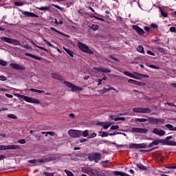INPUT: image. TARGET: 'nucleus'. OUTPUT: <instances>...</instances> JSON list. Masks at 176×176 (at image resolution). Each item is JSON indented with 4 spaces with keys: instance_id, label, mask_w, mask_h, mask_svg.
<instances>
[{
    "instance_id": "nucleus-9",
    "label": "nucleus",
    "mask_w": 176,
    "mask_h": 176,
    "mask_svg": "<svg viewBox=\"0 0 176 176\" xmlns=\"http://www.w3.org/2000/svg\"><path fill=\"white\" fill-rule=\"evenodd\" d=\"M153 134H156L157 135H160V137H163L166 134V131L162 129H159L157 128H155L153 130Z\"/></svg>"
},
{
    "instance_id": "nucleus-33",
    "label": "nucleus",
    "mask_w": 176,
    "mask_h": 176,
    "mask_svg": "<svg viewBox=\"0 0 176 176\" xmlns=\"http://www.w3.org/2000/svg\"><path fill=\"white\" fill-rule=\"evenodd\" d=\"M160 12L163 17H168V14L163 11V9H162V8L160 7Z\"/></svg>"
},
{
    "instance_id": "nucleus-3",
    "label": "nucleus",
    "mask_w": 176,
    "mask_h": 176,
    "mask_svg": "<svg viewBox=\"0 0 176 176\" xmlns=\"http://www.w3.org/2000/svg\"><path fill=\"white\" fill-rule=\"evenodd\" d=\"M88 159L89 162L94 161L95 163H98V162L101 160V154L98 153H94L89 154Z\"/></svg>"
},
{
    "instance_id": "nucleus-28",
    "label": "nucleus",
    "mask_w": 176,
    "mask_h": 176,
    "mask_svg": "<svg viewBox=\"0 0 176 176\" xmlns=\"http://www.w3.org/2000/svg\"><path fill=\"white\" fill-rule=\"evenodd\" d=\"M152 110L151 108H142V113H151Z\"/></svg>"
},
{
    "instance_id": "nucleus-26",
    "label": "nucleus",
    "mask_w": 176,
    "mask_h": 176,
    "mask_svg": "<svg viewBox=\"0 0 176 176\" xmlns=\"http://www.w3.org/2000/svg\"><path fill=\"white\" fill-rule=\"evenodd\" d=\"M165 127H167V129H168V130L170 131H176V126L174 127V126L171 125L170 124H166Z\"/></svg>"
},
{
    "instance_id": "nucleus-4",
    "label": "nucleus",
    "mask_w": 176,
    "mask_h": 176,
    "mask_svg": "<svg viewBox=\"0 0 176 176\" xmlns=\"http://www.w3.org/2000/svg\"><path fill=\"white\" fill-rule=\"evenodd\" d=\"M78 47L80 50H82V52H85V53H88V54H94V52L89 49V47L83 44V43L78 42Z\"/></svg>"
},
{
    "instance_id": "nucleus-52",
    "label": "nucleus",
    "mask_w": 176,
    "mask_h": 176,
    "mask_svg": "<svg viewBox=\"0 0 176 176\" xmlns=\"http://www.w3.org/2000/svg\"><path fill=\"white\" fill-rule=\"evenodd\" d=\"M37 162H38V160L36 159L29 160V163H32V164H35V163H37Z\"/></svg>"
},
{
    "instance_id": "nucleus-15",
    "label": "nucleus",
    "mask_w": 176,
    "mask_h": 176,
    "mask_svg": "<svg viewBox=\"0 0 176 176\" xmlns=\"http://www.w3.org/2000/svg\"><path fill=\"white\" fill-rule=\"evenodd\" d=\"M98 126H102V127H103V129H104V130H107V129H108L110 126L111 124H109V122H98L97 123Z\"/></svg>"
},
{
    "instance_id": "nucleus-42",
    "label": "nucleus",
    "mask_w": 176,
    "mask_h": 176,
    "mask_svg": "<svg viewBox=\"0 0 176 176\" xmlns=\"http://www.w3.org/2000/svg\"><path fill=\"white\" fill-rule=\"evenodd\" d=\"M135 85H136L137 86H145V82H141L136 80Z\"/></svg>"
},
{
    "instance_id": "nucleus-12",
    "label": "nucleus",
    "mask_w": 176,
    "mask_h": 176,
    "mask_svg": "<svg viewBox=\"0 0 176 176\" xmlns=\"http://www.w3.org/2000/svg\"><path fill=\"white\" fill-rule=\"evenodd\" d=\"M105 173L100 172L98 170H96L94 169H92V172L91 174V176H105Z\"/></svg>"
},
{
    "instance_id": "nucleus-43",
    "label": "nucleus",
    "mask_w": 176,
    "mask_h": 176,
    "mask_svg": "<svg viewBox=\"0 0 176 176\" xmlns=\"http://www.w3.org/2000/svg\"><path fill=\"white\" fill-rule=\"evenodd\" d=\"M30 91H34V93H45L44 91H41V90H38V89H31Z\"/></svg>"
},
{
    "instance_id": "nucleus-14",
    "label": "nucleus",
    "mask_w": 176,
    "mask_h": 176,
    "mask_svg": "<svg viewBox=\"0 0 176 176\" xmlns=\"http://www.w3.org/2000/svg\"><path fill=\"white\" fill-rule=\"evenodd\" d=\"M133 30H135V31L138 32V34H139V35H144V30H142L141 28L137 25H133Z\"/></svg>"
},
{
    "instance_id": "nucleus-34",
    "label": "nucleus",
    "mask_w": 176,
    "mask_h": 176,
    "mask_svg": "<svg viewBox=\"0 0 176 176\" xmlns=\"http://www.w3.org/2000/svg\"><path fill=\"white\" fill-rule=\"evenodd\" d=\"M65 52H66V53H67V54H69V56H70L71 57H74V54L72 52V51L65 48V47H63Z\"/></svg>"
},
{
    "instance_id": "nucleus-11",
    "label": "nucleus",
    "mask_w": 176,
    "mask_h": 176,
    "mask_svg": "<svg viewBox=\"0 0 176 176\" xmlns=\"http://www.w3.org/2000/svg\"><path fill=\"white\" fill-rule=\"evenodd\" d=\"M10 67L14 69H20L21 71H25V67L22 65L16 63H11Z\"/></svg>"
},
{
    "instance_id": "nucleus-36",
    "label": "nucleus",
    "mask_w": 176,
    "mask_h": 176,
    "mask_svg": "<svg viewBox=\"0 0 176 176\" xmlns=\"http://www.w3.org/2000/svg\"><path fill=\"white\" fill-rule=\"evenodd\" d=\"M135 122H140V123H142L144 122H148V119L146 118H135Z\"/></svg>"
},
{
    "instance_id": "nucleus-1",
    "label": "nucleus",
    "mask_w": 176,
    "mask_h": 176,
    "mask_svg": "<svg viewBox=\"0 0 176 176\" xmlns=\"http://www.w3.org/2000/svg\"><path fill=\"white\" fill-rule=\"evenodd\" d=\"M1 41L2 42H6V43H10L11 45H14L15 46H21V47H23L24 49H28V50H32V47L30 46L29 45H21V43H20V41L19 40L10 38L8 37H1Z\"/></svg>"
},
{
    "instance_id": "nucleus-25",
    "label": "nucleus",
    "mask_w": 176,
    "mask_h": 176,
    "mask_svg": "<svg viewBox=\"0 0 176 176\" xmlns=\"http://www.w3.org/2000/svg\"><path fill=\"white\" fill-rule=\"evenodd\" d=\"M50 30H52V31H54L55 32H57L58 34H60V35H63V36H66L67 38H69V36H68L67 34H65L56 30V28H50Z\"/></svg>"
},
{
    "instance_id": "nucleus-29",
    "label": "nucleus",
    "mask_w": 176,
    "mask_h": 176,
    "mask_svg": "<svg viewBox=\"0 0 176 176\" xmlns=\"http://www.w3.org/2000/svg\"><path fill=\"white\" fill-rule=\"evenodd\" d=\"M133 112H136V113H142V107H135L133 109Z\"/></svg>"
},
{
    "instance_id": "nucleus-8",
    "label": "nucleus",
    "mask_w": 176,
    "mask_h": 176,
    "mask_svg": "<svg viewBox=\"0 0 176 176\" xmlns=\"http://www.w3.org/2000/svg\"><path fill=\"white\" fill-rule=\"evenodd\" d=\"M56 160H57V157H50L48 158L37 160V162H38V163H47V162H53Z\"/></svg>"
},
{
    "instance_id": "nucleus-16",
    "label": "nucleus",
    "mask_w": 176,
    "mask_h": 176,
    "mask_svg": "<svg viewBox=\"0 0 176 176\" xmlns=\"http://www.w3.org/2000/svg\"><path fill=\"white\" fill-rule=\"evenodd\" d=\"M96 69L98 72H104V74H109L111 72V70L104 67H97Z\"/></svg>"
},
{
    "instance_id": "nucleus-56",
    "label": "nucleus",
    "mask_w": 176,
    "mask_h": 176,
    "mask_svg": "<svg viewBox=\"0 0 176 176\" xmlns=\"http://www.w3.org/2000/svg\"><path fill=\"white\" fill-rule=\"evenodd\" d=\"M47 134H49L50 135H54V131H48L47 132L45 137H47Z\"/></svg>"
},
{
    "instance_id": "nucleus-55",
    "label": "nucleus",
    "mask_w": 176,
    "mask_h": 176,
    "mask_svg": "<svg viewBox=\"0 0 176 176\" xmlns=\"http://www.w3.org/2000/svg\"><path fill=\"white\" fill-rule=\"evenodd\" d=\"M170 32H175L176 34V28L175 27H170Z\"/></svg>"
},
{
    "instance_id": "nucleus-23",
    "label": "nucleus",
    "mask_w": 176,
    "mask_h": 176,
    "mask_svg": "<svg viewBox=\"0 0 176 176\" xmlns=\"http://www.w3.org/2000/svg\"><path fill=\"white\" fill-rule=\"evenodd\" d=\"M6 149H21L18 145H8L6 146Z\"/></svg>"
},
{
    "instance_id": "nucleus-58",
    "label": "nucleus",
    "mask_w": 176,
    "mask_h": 176,
    "mask_svg": "<svg viewBox=\"0 0 176 176\" xmlns=\"http://www.w3.org/2000/svg\"><path fill=\"white\" fill-rule=\"evenodd\" d=\"M6 150V146L0 145V151H5Z\"/></svg>"
},
{
    "instance_id": "nucleus-21",
    "label": "nucleus",
    "mask_w": 176,
    "mask_h": 176,
    "mask_svg": "<svg viewBox=\"0 0 176 176\" xmlns=\"http://www.w3.org/2000/svg\"><path fill=\"white\" fill-rule=\"evenodd\" d=\"M83 173L87 174L88 175H91V172L93 171V168H85L82 169Z\"/></svg>"
},
{
    "instance_id": "nucleus-54",
    "label": "nucleus",
    "mask_w": 176,
    "mask_h": 176,
    "mask_svg": "<svg viewBox=\"0 0 176 176\" xmlns=\"http://www.w3.org/2000/svg\"><path fill=\"white\" fill-rule=\"evenodd\" d=\"M149 67L153 68V69H159V67L154 65H150Z\"/></svg>"
},
{
    "instance_id": "nucleus-46",
    "label": "nucleus",
    "mask_w": 176,
    "mask_h": 176,
    "mask_svg": "<svg viewBox=\"0 0 176 176\" xmlns=\"http://www.w3.org/2000/svg\"><path fill=\"white\" fill-rule=\"evenodd\" d=\"M65 173H66L67 176H74V173L68 170H65Z\"/></svg>"
},
{
    "instance_id": "nucleus-39",
    "label": "nucleus",
    "mask_w": 176,
    "mask_h": 176,
    "mask_svg": "<svg viewBox=\"0 0 176 176\" xmlns=\"http://www.w3.org/2000/svg\"><path fill=\"white\" fill-rule=\"evenodd\" d=\"M14 3L15 6H23L24 5V2L23 1H15Z\"/></svg>"
},
{
    "instance_id": "nucleus-18",
    "label": "nucleus",
    "mask_w": 176,
    "mask_h": 176,
    "mask_svg": "<svg viewBox=\"0 0 176 176\" xmlns=\"http://www.w3.org/2000/svg\"><path fill=\"white\" fill-rule=\"evenodd\" d=\"M153 123L157 124V123H161L162 124H164V119L162 118H153L152 119Z\"/></svg>"
},
{
    "instance_id": "nucleus-17",
    "label": "nucleus",
    "mask_w": 176,
    "mask_h": 176,
    "mask_svg": "<svg viewBox=\"0 0 176 176\" xmlns=\"http://www.w3.org/2000/svg\"><path fill=\"white\" fill-rule=\"evenodd\" d=\"M25 56H27L28 57H31L32 58H34V60H38V61H41V60H42V57L36 56V55H34L30 53H26Z\"/></svg>"
},
{
    "instance_id": "nucleus-53",
    "label": "nucleus",
    "mask_w": 176,
    "mask_h": 176,
    "mask_svg": "<svg viewBox=\"0 0 176 176\" xmlns=\"http://www.w3.org/2000/svg\"><path fill=\"white\" fill-rule=\"evenodd\" d=\"M135 82H136V80H133V79H129L128 80V83H131V84H133V85H135Z\"/></svg>"
},
{
    "instance_id": "nucleus-60",
    "label": "nucleus",
    "mask_w": 176,
    "mask_h": 176,
    "mask_svg": "<svg viewBox=\"0 0 176 176\" xmlns=\"http://www.w3.org/2000/svg\"><path fill=\"white\" fill-rule=\"evenodd\" d=\"M109 58H111V60H114V61H119V60L112 56H109Z\"/></svg>"
},
{
    "instance_id": "nucleus-22",
    "label": "nucleus",
    "mask_w": 176,
    "mask_h": 176,
    "mask_svg": "<svg viewBox=\"0 0 176 176\" xmlns=\"http://www.w3.org/2000/svg\"><path fill=\"white\" fill-rule=\"evenodd\" d=\"M134 74H136V77L140 78V79H141V78H144V79H148V78H149V76L146 75V74H142L140 73H137V72H134Z\"/></svg>"
},
{
    "instance_id": "nucleus-20",
    "label": "nucleus",
    "mask_w": 176,
    "mask_h": 176,
    "mask_svg": "<svg viewBox=\"0 0 176 176\" xmlns=\"http://www.w3.org/2000/svg\"><path fill=\"white\" fill-rule=\"evenodd\" d=\"M83 89H82L80 87H78L75 85L73 84L72 87V91L75 92V91H82Z\"/></svg>"
},
{
    "instance_id": "nucleus-37",
    "label": "nucleus",
    "mask_w": 176,
    "mask_h": 176,
    "mask_svg": "<svg viewBox=\"0 0 176 176\" xmlns=\"http://www.w3.org/2000/svg\"><path fill=\"white\" fill-rule=\"evenodd\" d=\"M99 134H100V137H108V135H109V133H108V132H102V131H100Z\"/></svg>"
},
{
    "instance_id": "nucleus-10",
    "label": "nucleus",
    "mask_w": 176,
    "mask_h": 176,
    "mask_svg": "<svg viewBox=\"0 0 176 176\" xmlns=\"http://www.w3.org/2000/svg\"><path fill=\"white\" fill-rule=\"evenodd\" d=\"M21 13L23 16H26V17H39V16L36 15L35 13L30 12L28 11H22Z\"/></svg>"
},
{
    "instance_id": "nucleus-50",
    "label": "nucleus",
    "mask_w": 176,
    "mask_h": 176,
    "mask_svg": "<svg viewBox=\"0 0 176 176\" xmlns=\"http://www.w3.org/2000/svg\"><path fill=\"white\" fill-rule=\"evenodd\" d=\"M6 61L0 60V65H3V67H6Z\"/></svg>"
},
{
    "instance_id": "nucleus-44",
    "label": "nucleus",
    "mask_w": 176,
    "mask_h": 176,
    "mask_svg": "<svg viewBox=\"0 0 176 176\" xmlns=\"http://www.w3.org/2000/svg\"><path fill=\"white\" fill-rule=\"evenodd\" d=\"M98 28H99L98 25H93L91 26V30H93V31H97L98 30Z\"/></svg>"
},
{
    "instance_id": "nucleus-35",
    "label": "nucleus",
    "mask_w": 176,
    "mask_h": 176,
    "mask_svg": "<svg viewBox=\"0 0 176 176\" xmlns=\"http://www.w3.org/2000/svg\"><path fill=\"white\" fill-rule=\"evenodd\" d=\"M136 166L138 168H140V170H146V166L142 165V164H137Z\"/></svg>"
},
{
    "instance_id": "nucleus-5",
    "label": "nucleus",
    "mask_w": 176,
    "mask_h": 176,
    "mask_svg": "<svg viewBox=\"0 0 176 176\" xmlns=\"http://www.w3.org/2000/svg\"><path fill=\"white\" fill-rule=\"evenodd\" d=\"M148 145L145 143L142 144H129V148L130 149H141V148H147Z\"/></svg>"
},
{
    "instance_id": "nucleus-27",
    "label": "nucleus",
    "mask_w": 176,
    "mask_h": 176,
    "mask_svg": "<svg viewBox=\"0 0 176 176\" xmlns=\"http://www.w3.org/2000/svg\"><path fill=\"white\" fill-rule=\"evenodd\" d=\"M109 90H113V88L110 87V88H105L104 87L103 89H101L99 91V93H100V94H104V93H107L108 91H109Z\"/></svg>"
},
{
    "instance_id": "nucleus-59",
    "label": "nucleus",
    "mask_w": 176,
    "mask_h": 176,
    "mask_svg": "<svg viewBox=\"0 0 176 176\" xmlns=\"http://www.w3.org/2000/svg\"><path fill=\"white\" fill-rule=\"evenodd\" d=\"M19 144H25V140L22 139L20 140H18Z\"/></svg>"
},
{
    "instance_id": "nucleus-38",
    "label": "nucleus",
    "mask_w": 176,
    "mask_h": 176,
    "mask_svg": "<svg viewBox=\"0 0 176 176\" xmlns=\"http://www.w3.org/2000/svg\"><path fill=\"white\" fill-rule=\"evenodd\" d=\"M63 83L67 86V87H70V89H72V86L74 84L67 82V81H64Z\"/></svg>"
},
{
    "instance_id": "nucleus-48",
    "label": "nucleus",
    "mask_w": 176,
    "mask_h": 176,
    "mask_svg": "<svg viewBox=\"0 0 176 176\" xmlns=\"http://www.w3.org/2000/svg\"><path fill=\"white\" fill-rule=\"evenodd\" d=\"M0 80L5 82V81L8 80V78H6L4 76H0Z\"/></svg>"
},
{
    "instance_id": "nucleus-51",
    "label": "nucleus",
    "mask_w": 176,
    "mask_h": 176,
    "mask_svg": "<svg viewBox=\"0 0 176 176\" xmlns=\"http://www.w3.org/2000/svg\"><path fill=\"white\" fill-rule=\"evenodd\" d=\"M44 42H45L46 44L48 45L50 47H54V45H53L52 43H50L49 41H47L46 39H44Z\"/></svg>"
},
{
    "instance_id": "nucleus-6",
    "label": "nucleus",
    "mask_w": 176,
    "mask_h": 176,
    "mask_svg": "<svg viewBox=\"0 0 176 176\" xmlns=\"http://www.w3.org/2000/svg\"><path fill=\"white\" fill-rule=\"evenodd\" d=\"M69 134L73 138H79V137H82V131L71 129L69 131Z\"/></svg>"
},
{
    "instance_id": "nucleus-7",
    "label": "nucleus",
    "mask_w": 176,
    "mask_h": 176,
    "mask_svg": "<svg viewBox=\"0 0 176 176\" xmlns=\"http://www.w3.org/2000/svg\"><path fill=\"white\" fill-rule=\"evenodd\" d=\"M131 133H138L139 134H146L148 133V129L145 128H132L131 129Z\"/></svg>"
},
{
    "instance_id": "nucleus-64",
    "label": "nucleus",
    "mask_w": 176,
    "mask_h": 176,
    "mask_svg": "<svg viewBox=\"0 0 176 176\" xmlns=\"http://www.w3.org/2000/svg\"><path fill=\"white\" fill-rule=\"evenodd\" d=\"M3 159H6V156L3 155H0V160H3Z\"/></svg>"
},
{
    "instance_id": "nucleus-13",
    "label": "nucleus",
    "mask_w": 176,
    "mask_h": 176,
    "mask_svg": "<svg viewBox=\"0 0 176 176\" xmlns=\"http://www.w3.org/2000/svg\"><path fill=\"white\" fill-rule=\"evenodd\" d=\"M52 78H53V79H56V80H64V78H63V76H61V75L56 73H52Z\"/></svg>"
},
{
    "instance_id": "nucleus-32",
    "label": "nucleus",
    "mask_w": 176,
    "mask_h": 176,
    "mask_svg": "<svg viewBox=\"0 0 176 176\" xmlns=\"http://www.w3.org/2000/svg\"><path fill=\"white\" fill-rule=\"evenodd\" d=\"M157 148V147H155V148H153L151 149H149V150H142V149H140L139 151V152H141L142 153H146L148 152H152V151H155V149Z\"/></svg>"
},
{
    "instance_id": "nucleus-57",
    "label": "nucleus",
    "mask_w": 176,
    "mask_h": 176,
    "mask_svg": "<svg viewBox=\"0 0 176 176\" xmlns=\"http://www.w3.org/2000/svg\"><path fill=\"white\" fill-rule=\"evenodd\" d=\"M166 168H172V169H174V168H176V166H174V165H168L166 166Z\"/></svg>"
},
{
    "instance_id": "nucleus-47",
    "label": "nucleus",
    "mask_w": 176,
    "mask_h": 176,
    "mask_svg": "<svg viewBox=\"0 0 176 176\" xmlns=\"http://www.w3.org/2000/svg\"><path fill=\"white\" fill-rule=\"evenodd\" d=\"M82 135H83V137H87V135H89V131L86 130L82 132Z\"/></svg>"
},
{
    "instance_id": "nucleus-61",
    "label": "nucleus",
    "mask_w": 176,
    "mask_h": 176,
    "mask_svg": "<svg viewBox=\"0 0 176 176\" xmlns=\"http://www.w3.org/2000/svg\"><path fill=\"white\" fill-rule=\"evenodd\" d=\"M54 8H56V9H58L59 10H63V8L60 7L58 5H53Z\"/></svg>"
},
{
    "instance_id": "nucleus-63",
    "label": "nucleus",
    "mask_w": 176,
    "mask_h": 176,
    "mask_svg": "<svg viewBox=\"0 0 176 176\" xmlns=\"http://www.w3.org/2000/svg\"><path fill=\"white\" fill-rule=\"evenodd\" d=\"M147 54H150V56H155V53L152 52L151 50L147 51Z\"/></svg>"
},
{
    "instance_id": "nucleus-30",
    "label": "nucleus",
    "mask_w": 176,
    "mask_h": 176,
    "mask_svg": "<svg viewBox=\"0 0 176 176\" xmlns=\"http://www.w3.org/2000/svg\"><path fill=\"white\" fill-rule=\"evenodd\" d=\"M165 145H171V146H176V142H175L173 140L166 141L165 142Z\"/></svg>"
},
{
    "instance_id": "nucleus-24",
    "label": "nucleus",
    "mask_w": 176,
    "mask_h": 176,
    "mask_svg": "<svg viewBox=\"0 0 176 176\" xmlns=\"http://www.w3.org/2000/svg\"><path fill=\"white\" fill-rule=\"evenodd\" d=\"M50 30H52V31H54L55 32H57L58 34H60V35H63V36H66L67 38H69V36H68L67 34H65L56 30V28H50Z\"/></svg>"
},
{
    "instance_id": "nucleus-2",
    "label": "nucleus",
    "mask_w": 176,
    "mask_h": 176,
    "mask_svg": "<svg viewBox=\"0 0 176 176\" xmlns=\"http://www.w3.org/2000/svg\"><path fill=\"white\" fill-rule=\"evenodd\" d=\"M17 97H19V98L24 100L25 101H26V102H31L32 104H41V101L33 98H30L27 96L18 94Z\"/></svg>"
},
{
    "instance_id": "nucleus-19",
    "label": "nucleus",
    "mask_w": 176,
    "mask_h": 176,
    "mask_svg": "<svg viewBox=\"0 0 176 176\" xmlns=\"http://www.w3.org/2000/svg\"><path fill=\"white\" fill-rule=\"evenodd\" d=\"M124 74L126 76H129V78H133V79H140L139 77H137V74L134 75L129 72H124Z\"/></svg>"
},
{
    "instance_id": "nucleus-31",
    "label": "nucleus",
    "mask_w": 176,
    "mask_h": 176,
    "mask_svg": "<svg viewBox=\"0 0 176 176\" xmlns=\"http://www.w3.org/2000/svg\"><path fill=\"white\" fill-rule=\"evenodd\" d=\"M137 51L139 52V53H142V54H145L143 46L139 45L137 48Z\"/></svg>"
},
{
    "instance_id": "nucleus-49",
    "label": "nucleus",
    "mask_w": 176,
    "mask_h": 176,
    "mask_svg": "<svg viewBox=\"0 0 176 176\" xmlns=\"http://www.w3.org/2000/svg\"><path fill=\"white\" fill-rule=\"evenodd\" d=\"M119 129V125H113L111 126V130H118Z\"/></svg>"
},
{
    "instance_id": "nucleus-62",
    "label": "nucleus",
    "mask_w": 176,
    "mask_h": 176,
    "mask_svg": "<svg viewBox=\"0 0 176 176\" xmlns=\"http://www.w3.org/2000/svg\"><path fill=\"white\" fill-rule=\"evenodd\" d=\"M162 140H155L153 142V145H157Z\"/></svg>"
},
{
    "instance_id": "nucleus-41",
    "label": "nucleus",
    "mask_w": 176,
    "mask_h": 176,
    "mask_svg": "<svg viewBox=\"0 0 176 176\" xmlns=\"http://www.w3.org/2000/svg\"><path fill=\"white\" fill-rule=\"evenodd\" d=\"M38 9H39V10L47 11V10H50V7H43V6Z\"/></svg>"
},
{
    "instance_id": "nucleus-45",
    "label": "nucleus",
    "mask_w": 176,
    "mask_h": 176,
    "mask_svg": "<svg viewBox=\"0 0 176 176\" xmlns=\"http://www.w3.org/2000/svg\"><path fill=\"white\" fill-rule=\"evenodd\" d=\"M8 118H10V119H17V117L14 114H8Z\"/></svg>"
},
{
    "instance_id": "nucleus-40",
    "label": "nucleus",
    "mask_w": 176,
    "mask_h": 176,
    "mask_svg": "<svg viewBox=\"0 0 176 176\" xmlns=\"http://www.w3.org/2000/svg\"><path fill=\"white\" fill-rule=\"evenodd\" d=\"M115 122H118V120L124 121L126 120V118L124 117H118L114 118Z\"/></svg>"
}]
</instances>
